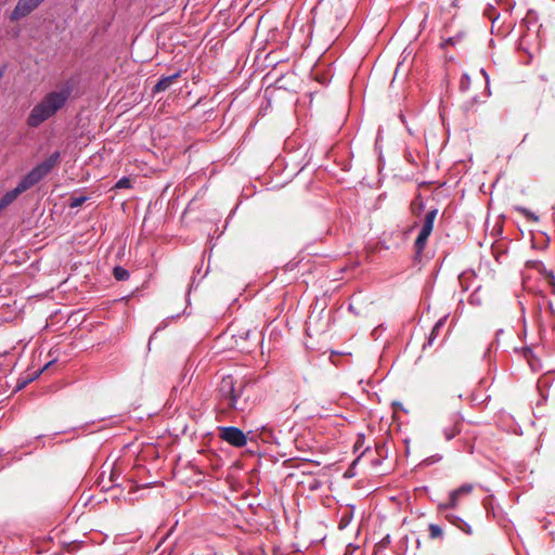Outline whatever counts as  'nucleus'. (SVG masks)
<instances>
[{
  "mask_svg": "<svg viewBox=\"0 0 555 555\" xmlns=\"http://www.w3.org/2000/svg\"><path fill=\"white\" fill-rule=\"evenodd\" d=\"M75 83L73 80L65 81L60 89L48 92L29 112L27 125L37 128L60 109H62L73 94Z\"/></svg>",
  "mask_w": 555,
  "mask_h": 555,
  "instance_id": "1",
  "label": "nucleus"
},
{
  "mask_svg": "<svg viewBox=\"0 0 555 555\" xmlns=\"http://www.w3.org/2000/svg\"><path fill=\"white\" fill-rule=\"evenodd\" d=\"M238 383L240 380L234 379V377L231 375L223 376L219 384L218 392L220 398L223 400V402L229 409L243 412L244 402H242L241 400L238 401L237 398H235L234 396Z\"/></svg>",
  "mask_w": 555,
  "mask_h": 555,
  "instance_id": "2",
  "label": "nucleus"
},
{
  "mask_svg": "<svg viewBox=\"0 0 555 555\" xmlns=\"http://www.w3.org/2000/svg\"><path fill=\"white\" fill-rule=\"evenodd\" d=\"M220 437L223 441L236 448L244 447L247 443L245 434L234 426L221 427Z\"/></svg>",
  "mask_w": 555,
  "mask_h": 555,
  "instance_id": "3",
  "label": "nucleus"
},
{
  "mask_svg": "<svg viewBox=\"0 0 555 555\" xmlns=\"http://www.w3.org/2000/svg\"><path fill=\"white\" fill-rule=\"evenodd\" d=\"M44 0H18L10 14V20L15 22L34 12Z\"/></svg>",
  "mask_w": 555,
  "mask_h": 555,
  "instance_id": "4",
  "label": "nucleus"
},
{
  "mask_svg": "<svg viewBox=\"0 0 555 555\" xmlns=\"http://www.w3.org/2000/svg\"><path fill=\"white\" fill-rule=\"evenodd\" d=\"M474 489V486L472 483H464L457 489H454L449 494V502L447 503H440L438 505V508L440 511H447L449 508H455L459 504V501L462 496L468 495Z\"/></svg>",
  "mask_w": 555,
  "mask_h": 555,
  "instance_id": "5",
  "label": "nucleus"
},
{
  "mask_svg": "<svg viewBox=\"0 0 555 555\" xmlns=\"http://www.w3.org/2000/svg\"><path fill=\"white\" fill-rule=\"evenodd\" d=\"M46 176L40 171V169L36 166L34 167L22 180L13 189L18 195L28 189L36 185L39 181H41Z\"/></svg>",
  "mask_w": 555,
  "mask_h": 555,
  "instance_id": "6",
  "label": "nucleus"
},
{
  "mask_svg": "<svg viewBox=\"0 0 555 555\" xmlns=\"http://www.w3.org/2000/svg\"><path fill=\"white\" fill-rule=\"evenodd\" d=\"M462 420H463V417L460 413H455L452 415V417H451L452 424L450 426L443 427V429H442L446 440L450 441L456 435L460 434V431H461L460 425H461Z\"/></svg>",
  "mask_w": 555,
  "mask_h": 555,
  "instance_id": "7",
  "label": "nucleus"
},
{
  "mask_svg": "<svg viewBox=\"0 0 555 555\" xmlns=\"http://www.w3.org/2000/svg\"><path fill=\"white\" fill-rule=\"evenodd\" d=\"M60 152H54L42 163L38 164L37 167L44 176H47L52 170V168L60 162Z\"/></svg>",
  "mask_w": 555,
  "mask_h": 555,
  "instance_id": "8",
  "label": "nucleus"
},
{
  "mask_svg": "<svg viewBox=\"0 0 555 555\" xmlns=\"http://www.w3.org/2000/svg\"><path fill=\"white\" fill-rule=\"evenodd\" d=\"M180 77V72H177L169 76H163L153 88L154 93L166 91L172 82Z\"/></svg>",
  "mask_w": 555,
  "mask_h": 555,
  "instance_id": "9",
  "label": "nucleus"
},
{
  "mask_svg": "<svg viewBox=\"0 0 555 555\" xmlns=\"http://www.w3.org/2000/svg\"><path fill=\"white\" fill-rule=\"evenodd\" d=\"M248 383L240 380L237 388L235 389L234 396L237 400L244 402V411L250 409L249 397L246 395Z\"/></svg>",
  "mask_w": 555,
  "mask_h": 555,
  "instance_id": "10",
  "label": "nucleus"
},
{
  "mask_svg": "<svg viewBox=\"0 0 555 555\" xmlns=\"http://www.w3.org/2000/svg\"><path fill=\"white\" fill-rule=\"evenodd\" d=\"M437 214H438V209H431L426 214L422 229H421L422 232L431 234Z\"/></svg>",
  "mask_w": 555,
  "mask_h": 555,
  "instance_id": "11",
  "label": "nucleus"
},
{
  "mask_svg": "<svg viewBox=\"0 0 555 555\" xmlns=\"http://www.w3.org/2000/svg\"><path fill=\"white\" fill-rule=\"evenodd\" d=\"M446 320H447V315L440 318L436 324L434 325L428 338H427V341L424 344V348H426L427 346H433L436 337L439 335V331L441 327H443L444 323H446Z\"/></svg>",
  "mask_w": 555,
  "mask_h": 555,
  "instance_id": "12",
  "label": "nucleus"
},
{
  "mask_svg": "<svg viewBox=\"0 0 555 555\" xmlns=\"http://www.w3.org/2000/svg\"><path fill=\"white\" fill-rule=\"evenodd\" d=\"M449 520L455 525L459 529H461L462 531L466 532L467 534H470L472 533V528L470 526L464 521L462 518L457 517V516H454V515H451V516H448Z\"/></svg>",
  "mask_w": 555,
  "mask_h": 555,
  "instance_id": "13",
  "label": "nucleus"
},
{
  "mask_svg": "<svg viewBox=\"0 0 555 555\" xmlns=\"http://www.w3.org/2000/svg\"><path fill=\"white\" fill-rule=\"evenodd\" d=\"M429 235L430 234H428V233L420 231V233L415 240V248L418 254L424 250Z\"/></svg>",
  "mask_w": 555,
  "mask_h": 555,
  "instance_id": "14",
  "label": "nucleus"
},
{
  "mask_svg": "<svg viewBox=\"0 0 555 555\" xmlns=\"http://www.w3.org/2000/svg\"><path fill=\"white\" fill-rule=\"evenodd\" d=\"M113 274L117 281H126L130 276L129 271L120 266L114 268Z\"/></svg>",
  "mask_w": 555,
  "mask_h": 555,
  "instance_id": "15",
  "label": "nucleus"
},
{
  "mask_svg": "<svg viewBox=\"0 0 555 555\" xmlns=\"http://www.w3.org/2000/svg\"><path fill=\"white\" fill-rule=\"evenodd\" d=\"M527 266H528V267L535 268V269H538V270L542 271V272H543L546 276H548L551 280H554V279H555V278H554V275H553V273H552L551 271H547V270L544 268L543 263H542V262H540V261H528V262H527Z\"/></svg>",
  "mask_w": 555,
  "mask_h": 555,
  "instance_id": "16",
  "label": "nucleus"
},
{
  "mask_svg": "<svg viewBox=\"0 0 555 555\" xmlns=\"http://www.w3.org/2000/svg\"><path fill=\"white\" fill-rule=\"evenodd\" d=\"M429 530V537L431 539H439L443 535V531L440 526L436 524H430L428 527Z\"/></svg>",
  "mask_w": 555,
  "mask_h": 555,
  "instance_id": "17",
  "label": "nucleus"
},
{
  "mask_svg": "<svg viewBox=\"0 0 555 555\" xmlns=\"http://www.w3.org/2000/svg\"><path fill=\"white\" fill-rule=\"evenodd\" d=\"M516 210L519 211L522 216H525L528 220H531V221H534V222H538L539 221V217L530 211L529 209L525 208V207H516Z\"/></svg>",
  "mask_w": 555,
  "mask_h": 555,
  "instance_id": "18",
  "label": "nucleus"
},
{
  "mask_svg": "<svg viewBox=\"0 0 555 555\" xmlns=\"http://www.w3.org/2000/svg\"><path fill=\"white\" fill-rule=\"evenodd\" d=\"M485 15L494 23L499 18V14L495 13V9L492 5H488L485 10Z\"/></svg>",
  "mask_w": 555,
  "mask_h": 555,
  "instance_id": "19",
  "label": "nucleus"
},
{
  "mask_svg": "<svg viewBox=\"0 0 555 555\" xmlns=\"http://www.w3.org/2000/svg\"><path fill=\"white\" fill-rule=\"evenodd\" d=\"M130 186H131V181L127 177H122L115 184L116 189H129Z\"/></svg>",
  "mask_w": 555,
  "mask_h": 555,
  "instance_id": "20",
  "label": "nucleus"
},
{
  "mask_svg": "<svg viewBox=\"0 0 555 555\" xmlns=\"http://www.w3.org/2000/svg\"><path fill=\"white\" fill-rule=\"evenodd\" d=\"M442 460V455L440 454H435V455H431V456H428L426 457L424 461H423V464L426 465V466H429V465H433L435 463H438Z\"/></svg>",
  "mask_w": 555,
  "mask_h": 555,
  "instance_id": "21",
  "label": "nucleus"
},
{
  "mask_svg": "<svg viewBox=\"0 0 555 555\" xmlns=\"http://www.w3.org/2000/svg\"><path fill=\"white\" fill-rule=\"evenodd\" d=\"M260 435L262 436L263 440L268 441L273 438V430L268 426H262Z\"/></svg>",
  "mask_w": 555,
  "mask_h": 555,
  "instance_id": "22",
  "label": "nucleus"
},
{
  "mask_svg": "<svg viewBox=\"0 0 555 555\" xmlns=\"http://www.w3.org/2000/svg\"><path fill=\"white\" fill-rule=\"evenodd\" d=\"M469 83H470L469 76L467 74H464L462 79H461V89L463 91H466L469 88Z\"/></svg>",
  "mask_w": 555,
  "mask_h": 555,
  "instance_id": "23",
  "label": "nucleus"
},
{
  "mask_svg": "<svg viewBox=\"0 0 555 555\" xmlns=\"http://www.w3.org/2000/svg\"><path fill=\"white\" fill-rule=\"evenodd\" d=\"M86 201V197H74L73 201H72V204L70 206L72 207H78L80 206L83 202Z\"/></svg>",
  "mask_w": 555,
  "mask_h": 555,
  "instance_id": "24",
  "label": "nucleus"
},
{
  "mask_svg": "<svg viewBox=\"0 0 555 555\" xmlns=\"http://www.w3.org/2000/svg\"><path fill=\"white\" fill-rule=\"evenodd\" d=\"M480 74L485 77L486 79V85H487V95H490V88H489V76H488V73L486 72L485 68H480Z\"/></svg>",
  "mask_w": 555,
  "mask_h": 555,
  "instance_id": "25",
  "label": "nucleus"
},
{
  "mask_svg": "<svg viewBox=\"0 0 555 555\" xmlns=\"http://www.w3.org/2000/svg\"><path fill=\"white\" fill-rule=\"evenodd\" d=\"M457 41H459V38H457V37H450V38H448V39L443 42V46H446V44H455Z\"/></svg>",
  "mask_w": 555,
  "mask_h": 555,
  "instance_id": "26",
  "label": "nucleus"
},
{
  "mask_svg": "<svg viewBox=\"0 0 555 555\" xmlns=\"http://www.w3.org/2000/svg\"><path fill=\"white\" fill-rule=\"evenodd\" d=\"M349 521H350V517L343 516V518L340 519L339 527L345 528Z\"/></svg>",
  "mask_w": 555,
  "mask_h": 555,
  "instance_id": "27",
  "label": "nucleus"
},
{
  "mask_svg": "<svg viewBox=\"0 0 555 555\" xmlns=\"http://www.w3.org/2000/svg\"><path fill=\"white\" fill-rule=\"evenodd\" d=\"M53 363H54V361H53V360H52V361H50V362H48V363L42 367V370L40 371V373H42L44 370H47V369H48L50 365H52Z\"/></svg>",
  "mask_w": 555,
  "mask_h": 555,
  "instance_id": "28",
  "label": "nucleus"
},
{
  "mask_svg": "<svg viewBox=\"0 0 555 555\" xmlns=\"http://www.w3.org/2000/svg\"><path fill=\"white\" fill-rule=\"evenodd\" d=\"M464 278H465V274H461V275L459 276V280H460V282H461V283H463Z\"/></svg>",
  "mask_w": 555,
  "mask_h": 555,
  "instance_id": "29",
  "label": "nucleus"
},
{
  "mask_svg": "<svg viewBox=\"0 0 555 555\" xmlns=\"http://www.w3.org/2000/svg\"><path fill=\"white\" fill-rule=\"evenodd\" d=\"M476 102H477V98H473V101H472L470 105L473 106V104L476 103Z\"/></svg>",
  "mask_w": 555,
  "mask_h": 555,
  "instance_id": "30",
  "label": "nucleus"
}]
</instances>
